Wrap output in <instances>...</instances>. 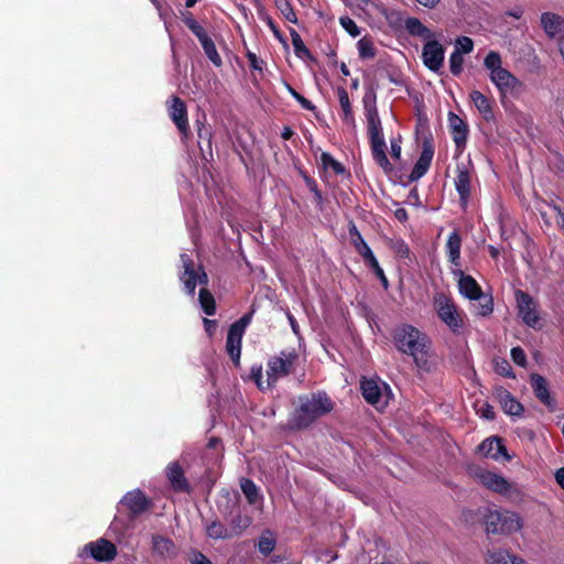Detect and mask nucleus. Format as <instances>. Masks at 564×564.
<instances>
[{
    "label": "nucleus",
    "mask_w": 564,
    "mask_h": 564,
    "mask_svg": "<svg viewBox=\"0 0 564 564\" xmlns=\"http://www.w3.org/2000/svg\"><path fill=\"white\" fill-rule=\"evenodd\" d=\"M182 268L181 281L184 284L185 292L194 295L197 285L199 290V304L206 315H214L216 311L213 294L206 289L208 276L200 264H196L194 259L186 253L181 254Z\"/></svg>",
    "instance_id": "obj_1"
},
{
    "label": "nucleus",
    "mask_w": 564,
    "mask_h": 564,
    "mask_svg": "<svg viewBox=\"0 0 564 564\" xmlns=\"http://www.w3.org/2000/svg\"><path fill=\"white\" fill-rule=\"evenodd\" d=\"M334 402L323 391L299 397L297 406L290 419V426L293 429H305L317 419L332 412Z\"/></svg>",
    "instance_id": "obj_2"
},
{
    "label": "nucleus",
    "mask_w": 564,
    "mask_h": 564,
    "mask_svg": "<svg viewBox=\"0 0 564 564\" xmlns=\"http://www.w3.org/2000/svg\"><path fill=\"white\" fill-rule=\"evenodd\" d=\"M364 106L372 158L386 173L392 172L393 166L386 154L387 144L383 137L381 120L376 107V97L372 96V98H370L368 95L365 96Z\"/></svg>",
    "instance_id": "obj_3"
},
{
    "label": "nucleus",
    "mask_w": 564,
    "mask_h": 564,
    "mask_svg": "<svg viewBox=\"0 0 564 564\" xmlns=\"http://www.w3.org/2000/svg\"><path fill=\"white\" fill-rule=\"evenodd\" d=\"M397 348L403 354L413 357L415 365L423 371H431L433 362L430 360L426 350L427 338L417 328L404 325L394 333Z\"/></svg>",
    "instance_id": "obj_4"
},
{
    "label": "nucleus",
    "mask_w": 564,
    "mask_h": 564,
    "mask_svg": "<svg viewBox=\"0 0 564 564\" xmlns=\"http://www.w3.org/2000/svg\"><path fill=\"white\" fill-rule=\"evenodd\" d=\"M299 355L295 349H285L272 356L267 364V378L263 379L262 368H252L251 375L260 390L272 388L278 380L294 370Z\"/></svg>",
    "instance_id": "obj_5"
},
{
    "label": "nucleus",
    "mask_w": 564,
    "mask_h": 564,
    "mask_svg": "<svg viewBox=\"0 0 564 564\" xmlns=\"http://www.w3.org/2000/svg\"><path fill=\"white\" fill-rule=\"evenodd\" d=\"M453 274L458 280V289L463 296L477 301L475 305V313L479 316H487L491 314L494 308L492 299L484 295L477 281L470 275L464 274L460 268L453 269Z\"/></svg>",
    "instance_id": "obj_6"
},
{
    "label": "nucleus",
    "mask_w": 564,
    "mask_h": 564,
    "mask_svg": "<svg viewBox=\"0 0 564 564\" xmlns=\"http://www.w3.org/2000/svg\"><path fill=\"white\" fill-rule=\"evenodd\" d=\"M484 66L489 70V78L502 96L512 93L520 84L518 78L502 67L501 56L490 51L484 59Z\"/></svg>",
    "instance_id": "obj_7"
},
{
    "label": "nucleus",
    "mask_w": 564,
    "mask_h": 564,
    "mask_svg": "<svg viewBox=\"0 0 564 564\" xmlns=\"http://www.w3.org/2000/svg\"><path fill=\"white\" fill-rule=\"evenodd\" d=\"M478 481L488 490L503 496L511 502H519L523 498V491L516 482L509 481L503 476L490 470H479L476 474Z\"/></svg>",
    "instance_id": "obj_8"
},
{
    "label": "nucleus",
    "mask_w": 564,
    "mask_h": 564,
    "mask_svg": "<svg viewBox=\"0 0 564 564\" xmlns=\"http://www.w3.org/2000/svg\"><path fill=\"white\" fill-rule=\"evenodd\" d=\"M522 527V518L514 511L488 510L485 516L487 533L509 535L520 531Z\"/></svg>",
    "instance_id": "obj_9"
},
{
    "label": "nucleus",
    "mask_w": 564,
    "mask_h": 564,
    "mask_svg": "<svg viewBox=\"0 0 564 564\" xmlns=\"http://www.w3.org/2000/svg\"><path fill=\"white\" fill-rule=\"evenodd\" d=\"M433 306L438 318L452 332L457 333L463 327V315L455 305L453 299L444 293H436L433 297Z\"/></svg>",
    "instance_id": "obj_10"
},
{
    "label": "nucleus",
    "mask_w": 564,
    "mask_h": 564,
    "mask_svg": "<svg viewBox=\"0 0 564 564\" xmlns=\"http://www.w3.org/2000/svg\"><path fill=\"white\" fill-rule=\"evenodd\" d=\"M360 388L365 400L378 410L384 409L391 399L389 386L380 379H364Z\"/></svg>",
    "instance_id": "obj_11"
},
{
    "label": "nucleus",
    "mask_w": 564,
    "mask_h": 564,
    "mask_svg": "<svg viewBox=\"0 0 564 564\" xmlns=\"http://www.w3.org/2000/svg\"><path fill=\"white\" fill-rule=\"evenodd\" d=\"M516 299L518 304L519 315L522 318L523 323L529 327H538L540 322V316L538 312L536 303L533 299L523 291L516 292Z\"/></svg>",
    "instance_id": "obj_12"
},
{
    "label": "nucleus",
    "mask_w": 564,
    "mask_h": 564,
    "mask_svg": "<svg viewBox=\"0 0 564 564\" xmlns=\"http://www.w3.org/2000/svg\"><path fill=\"white\" fill-rule=\"evenodd\" d=\"M445 48L436 40L427 41L422 50L423 64L432 72L438 73L444 64Z\"/></svg>",
    "instance_id": "obj_13"
},
{
    "label": "nucleus",
    "mask_w": 564,
    "mask_h": 564,
    "mask_svg": "<svg viewBox=\"0 0 564 564\" xmlns=\"http://www.w3.org/2000/svg\"><path fill=\"white\" fill-rule=\"evenodd\" d=\"M169 116L177 127L178 131L186 137L188 133L187 109L185 102L178 98L173 97L169 105Z\"/></svg>",
    "instance_id": "obj_14"
},
{
    "label": "nucleus",
    "mask_w": 564,
    "mask_h": 564,
    "mask_svg": "<svg viewBox=\"0 0 564 564\" xmlns=\"http://www.w3.org/2000/svg\"><path fill=\"white\" fill-rule=\"evenodd\" d=\"M456 178H455V188L459 195V199L462 205H467V202L470 196V181L471 175L468 167V164L464 162H459L456 165Z\"/></svg>",
    "instance_id": "obj_15"
},
{
    "label": "nucleus",
    "mask_w": 564,
    "mask_h": 564,
    "mask_svg": "<svg viewBox=\"0 0 564 564\" xmlns=\"http://www.w3.org/2000/svg\"><path fill=\"white\" fill-rule=\"evenodd\" d=\"M448 123L456 149L462 153L467 142L468 126L465 120L454 112L448 113Z\"/></svg>",
    "instance_id": "obj_16"
},
{
    "label": "nucleus",
    "mask_w": 564,
    "mask_h": 564,
    "mask_svg": "<svg viewBox=\"0 0 564 564\" xmlns=\"http://www.w3.org/2000/svg\"><path fill=\"white\" fill-rule=\"evenodd\" d=\"M478 453L484 457H489L495 460L503 458L510 460L511 457L507 453L506 447L501 444L498 437H488L478 445Z\"/></svg>",
    "instance_id": "obj_17"
},
{
    "label": "nucleus",
    "mask_w": 564,
    "mask_h": 564,
    "mask_svg": "<svg viewBox=\"0 0 564 564\" xmlns=\"http://www.w3.org/2000/svg\"><path fill=\"white\" fill-rule=\"evenodd\" d=\"M84 552H89L90 556L97 561H111L117 554V549L111 542L100 539L85 545Z\"/></svg>",
    "instance_id": "obj_18"
},
{
    "label": "nucleus",
    "mask_w": 564,
    "mask_h": 564,
    "mask_svg": "<svg viewBox=\"0 0 564 564\" xmlns=\"http://www.w3.org/2000/svg\"><path fill=\"white\" fill-rule=\"evenodd\" d=\"M434 149L431 144L425 143L422 152L420 154L419 160L414 164L411 173L410 180L417 181L423 177L430 169L431 162L433 160Z\"/></svg>",
    "instance_id": "obj_19"
},
{
    "label": "nucleus",
    "mask_w": 564,
    "mask_h": 564,
    "mask_svg": "<svg viewBox=\"0 0 564 564\" xmlns=\"http://www.w3.org/2000/svg\"><path fill=\"white\" fill-rule=\"evenodd\" d=\"M121 505L133 514H139L148 509L149 501L141 490H132L123 496Z\"/></svg>",
    "instance_id": "obj_20"
},
{
    "label": "nucleus",
    "mask_w": 564,
    "mask_h": 564,
    "mask_svg": "<svg viewBox=\"0 0 564 564\" xmlns=\"http://www.w3.org/2000/svg\"><path fill=\"white\" fill-rule=\"evenodd\" d=\"M336 93L341 108V120L344 124L350 129H355L356 120L347 90L344 87H338Z\"/></svg>",
    "instance_id": "obj_21"
},
{
    "label": "nucleus",
    "mask_w": 564,
    "mask_h": 564,
    "mask_svg": "<svg viewBox=\"0 0 564 564\" xmlns=\"http://www.w3.org/2000/svg\"><path fill=\"white\" fill-rule=\"evenodd\" d=\"M470 100L473 101L476 109L482 116L486 121H491L495 118L492 104L482 93L473 90L469 94Z\"/></svg>",
    "instance_id": "obj_22"
},
{
    "label": "nucleus",
    "mask_w": 564,
    "mask_h": 564,
    "mask_svg": "<svg viewBox=\"0 0 564 564\" xmlns=\"http://www.w3.org/2000/svg\"><path fill=\"white\" fill-rule=\"evenodd\" d=\"M541 24L551 37L564 31V19L552 12H545L541 15Z\"/></svg>",
    "instance_id": "obj_23"
},
{
    "label": "nucleus",
    "mask_w": 564,
    "mask_h": 564,
    "mask_svg": "<svg viewBox=\"0 0 564 564\" xmlns=\"http://www.w3.org/2000/svg\"><path fill=\"white\" fill-rule=\"evenodd\" d=\"M499 401L506 414L511 416H521L523 405L507 390L499 393Z\"/></svg>",
    "instance_id": "obj_24"
},
{
    "label": "nucleus",
    "mask_w": 564,
    "mask_h": 564,
    "mask_svg": "<svg viewBox=\"0 0 564 564\" xmlns=\"http://www.w3.org/2000/svg\"><path fill=\"white\" fill-rule=\"evenodd\" d=\"M166 476H167L172 487L174 488V490H177V491L187 490L188 485L184 477L183 469L178 465V463H176V462L171 463L166 467Z\"/></svg>",
    "instance_id": "obj_25"
},
{
    "label": "nucleus",
    "mask_w": 564,
    "mask_h": 564,
    "mask_svg": "<svg viewBox=\"0 0 564 564\" xmlns=\"http://www.w3.org/2000/svg\"><path fill=\"white\" fill-rule=\"evenodd\" d=\"M242 336L243 334L236 328L230 327L228 330L226 348L228 355L235 362H238L240 358Z\"/></svg>",
    "instance_id": "obj_26"
},
{
    "label": "nucleus",
    "mask_w": 564,
    "mask_h": 564,
    "mask_svg": "<svg viewBox=\"0 0 564 564\" xmlns=\"http://www.w3.org/2000/svg\"><path fill=\"white\" fill-rule=\"evenodd\" d=\"M152 550L161 557H172L176 554V547L172 540L161 536H152Z\"/></svg>",
    "instance_id": "obj_27"
},
{
    "label": "nucleus",
    "mask_w": 564,
    "mask_h": 564,
    "mask_svg": "<svg viewBox=\"0 0 564 564\" xmlns=\"http://www.w3.org/2000/svg\"><path fill=\"white\" fill-rule=\"evenodd\" d=\"M531 386L534 391L535 397L544 404L551 405L552 399L549 392V387L546 380L540 375L531 376Z\"/></svg>",
    "instance_id": "obj_28"
},
{
    "label": "nucleus",
    "mask_w": 564,
    "mask_h": 564,
    "mask_svg": "<svg viewBox=\"0 0 564 564\" xmlns=\"http://www.w3.org/2000/svg\"><path fill=\"white\" fill-rule=\"evenodd\" d=\"M405 28L411 35L420 36L426 41L433 39L434 34L419 19L409 18L405 21Z\"/></svg>",
    "instance_id": "obj_29"
},
{
    "label": "nucleus",
    "mask_w": 564,
    "mask_h": 564,
    "mask_svg": "<svg viewBox=\"0 0 564 564\" xmlns=\"http://www.w3.org/2000/svg\"><path fill=\"white\" fill-rule=\"evenodd\" d=\"M207 58L217 67L223 64L221 57L217 52L214 41L209 37V35L205 36L199 41Z\"/></svg>",
    "instance_id": "obj_30"
},
{
    "label": "nucleus",
    "mask_w": 564,
    "mask_h": 564,
    "mask_svg": "<svg viewBox=\"0 0 564 564\" xmlns=\"http://www.w3.org/2000/svg\"><path fill=\"white\" fill-rule=\"evenodd\" d=\"M206 533L212 539H230L229 530L220 522L213 521L206 528Z\"/></svg>",
    "instance_id": "obj_31"
},
{
    "label": "nucleus",
    "mask_w": 564,
    "mask_h": 564,
    "mask_svg": "<svg viewBox=\"0 0 564 564\" xmlns=\"http://www.w3.org/2000/svg\"><path fill=\"white\" fill-rule=\"evenodd\" d=\"M291 40L294 47V53L297 57L302 59L311 57L308 48L305 46L300 34L294 29L291 30Z\"/></svg>",
    "instance_id": "obj_32"
},
{
    "label": "nucleus",
    "mask_w": 564,
    "mask_h": 564,
    "mask_svg": "<svg viewBox=\"0 0 564 564\" xmlns=\"http://www.w3.org/2000/svg\"><path fill=\"white\" fill-rule=\"evenodd\" d=\"M358 54L361 58H372L376 56L373 42L369 37H361L357 43Z\"/></svg>",
    "instance_id": "obj_33"
},
{
    "label": "nucleus",
    "mask_w": 564,
    "mask_h": 564,
    "mask_svg": "<svg viewBox=\"0 0 564 564\" xmlns=\"http://www.w3.org/2000/svg\"><path fill=\"white\" fill-rule=\"evenodd\" d=\"M274 3L276 9L280 11V13L286 21L293 24L297 23V17L289 0H275Z\"/></svg>",
    "instance_id": "obj_34"
},
{
    "label": "nucleus",
    "mask_w": 564,
    "mask_h": 564,
    "mask_svg": "<svg viewBox=\"0 0 564 564\" xmlns=\"http://www.w3.org/2000/svg\"><path fill=\"white\" fill-rule=\"evenodd\" d=\"M511 554L507 550H492L487 553V564H510Z\"/></svg>",
    "instance_id": "obj_35"
},
{
    "label": "nucleus",
    "mask_w": 564,
    "mask_h": 564,
    "mask_svg": "<svg viewBox=\"0 0 564 564\" xmlns=\"http://www.w3.org/2000/svg\"><path fill=\"white\" fill-rule=\"evenodd\" d=\"M251 524V519L248 516H237L231 520V524L229 533L231 538L235 535H239L242 531H245Z\"/></svg>",
    "instance_id": "obj_36"
},
{
    "label": "nucleus",
    "mask_w": 564,
    "mask_h": 564,
    "mask_svg": "<svg viewBox=\"0 0 564 564\" xmlns=\"http://www.w3.org/2000/svg\"><path fill=\"white\" fill-rule=\"evenodd\" d=\"M184 23L195 34L198 41L208 35L206 30L192 17L189 12L184 15Z\"/></svg>",
    "instance_id": "obj_37"
},
{
    "label": "nucleus",
    "mask_w": 564,
    "mask_h": 564,
    "mask_svg": "<svg viewBox=\"0 0 564 564\" xmlns=\"http://www.w3.org/2000/svg\"><path fill=\"white\" fill-rule=\"evenodd\" d=\"M259 551L268 555L270 554L274 547H275V539L273 538L271 532H265L261 535L259 543H258Z\"/></svg>",
    "instance_id": "obj_38"
},
{
    "label": "nucleus",
    "mask_w": 564,
    "mask_h": 564,
    "mask_svg": "<svg viewBox=\"0 0 564 564\" xmlns=\"http://www.w3.org/2000/svg\"><path fill=\"white\" fill-rule=\"evenodd\" d=\"M321 162L325 169L333 170L336 174H343L345 169L341 163L335 160L329 153L323 152L321 155Z\"/></svg>",
    "instance_id": "obj_39"
},
{
    "label": "nucleus",
    "mask_w": 564,
    "mask_h": 564,
    "mask_svg": "<svg viewBox=\"0 0 564 564\" xmlns=\"http://www.w3.org/2000/svg\"><path fill=\"white\" fill-rule=\"evenodd\" d=\"M494 369L498 375L503 377L514 378V373L508 360L503 358H495L494 359Z\"/></svg>",
    "instance_id": "obj_40"
},
{
    "label": "nucleus",
    "mask_w": 564,
    "mask_h": 564,
    "mask_svg": "<svg viewBox=\"0 0 564 564\" xmlns=\"http://www.w3.org/2000/svg\"><path fill=\"white\" fill-rule=\"evenodd\" d=\"M241 490L250 503L256 502L258 497V488L253 481L249 479L241 480Z\"/></svg>",
    "instance_id": "obj_41"
},
{
    "label": "nucleus",
    "mask_w": 564,
    "mask_h": 564,
    "mask_svg": "<svg viewBox=\"0 0 564 564\" xmlns=\"http://www.w3.org/2000/svg\"><path fill=\"white\" fill-rule=\"evenodd\" d=\"M464 57L458 51H453L449 56V69L455 76H458L463 72Z\"/></svg>",
    "instance_id": "obj_42"
},
{
    "label": "nucleus",
    "mask_w": 564,
    "mask_h": 564,
    "mask_svg": "<svg viewBox=\"0 0 564 564\" xmlns=\"http://www.w3.org/2000/svg\"><path fill=\"white\" fill-rule=\"evenodd\" d=\"M454 47V51H458L462 55L468 54L474 50V42L468 36H459L456 39Z\"/></svg>",
    "instance_id": "obj_43"
},
{
    "label": "nucleus",
    "mask_w": 564,
    "mask_h": 564,
    "mask_svg": "<svg viewBox=\"0 0 564 564\" xmlns=\"http://www.w3.org/2000/svg\"><path fill=\"white\" fill-rule=\"evenodd\" d=\"M339 23L344 30L347 31L352 37H356L360 34L358 25L349 17H341L339 19Z\"/></svg>",
    "instance_id": "obj_44"
},
{
    "label": "nucleus",
    "mask_w": 564,
    "mask_h": 564,
    "mask_svg": "<svg viewBox=\"0 0 564 564\" xmlns=\"http://www.w3.org/2000/svg\"><path fill=\"white\" fill-rule=\"evenodd\" d=\"M511 358L514 364L520 367H525L527 365V356L522 348L514 347L511 349Z\"/></svg>",
    "instance_id": "obj_45"
},
{
    "label": "nucleus",
    "mask_w": 564,
    "mask_h": 564,
    "mask_svg": "<svg viewBox=\"0 0 564 564\" xmlns=\"http://www.w3.org/2000/svg\"><path fill=\"white\" fill-rule=\"evenodd\" d=\"M362 258L365 263L371 268L373 271H376L378 268H380V264L372 253L371 249H362Z\"/></svg>",
    "instance_id": "obj_46"
},
{
    "label": "nucleus",
    "mask_w": 564,
    "mask_h": 564,
    "mask_svg": "<svg viewBox=\"0 0 564 564\" xmlns=\"http://www.w3.org/2000/svg\"><path fill=\"white\" fill-rule=\"evenodd\" d=\"M477 414H479L480 417L486 420H492L495 416L494 408L487 403H481L476 409Z\"/></svg>",
    "instance_id": "obj_47"
},
{
    "label": "nucleus",
    "mask_w": 564,
    "mask_h": 564,
    "mask_svg": "<svg viewBox=\"0 0 564 564\" xmlns=\"http://www.w3.org/2000/svg\"><path fill=\"white\" fill-rule=\"evenodd\" d=\"M247 58H248V62H249V66L252 69L262 70L264 62L262 59L258 58V56L254 53L248 52L247 53Z\"/></svg>",
    "instance_id": "obj_48"
},
{
    "label": "nucleus",
    "mask_w": 564,
    "mask_h": 564,
    "mask_svg": "<svg viewBox=\"0 0 564 564\" xmlns=\"http://www.w3.org/2000/svg\"><path fill=\"white\" fill-rule=\"evenodd\" d=\"M250 321H251V315H245L239 321L234 323L230 327L236 328V329L240 330V333L245 334L246 327L248 326Z\"/></svg>",
    "instance_id": "obj_49"
},
{
    "label": "nucleus",
    "mask_w": 564,
    "mask_h": 564,
    "mask_svg": "<svg viewBox=\"0 0 564 564\" xmlns=\"http://www.w3.org/2000/svg\"><path fill=\"white\" fill-rule=\"evenodd\" d=\"M459 250L460 249H449L448 259L452 262V270L456 269V268H460L462 269V265L459 263V258H460Z\"/></svg>",
    "instance_id": "obj_50"
},
{
    "label": "nucleus",
    "mask_w": 564,
    "mask_h": 564,
    "mask_svg": "<svg viewBox=\"0 0 564 564\" xmlns=\"http://www.w3.org/2000/svg\"><path fill=\"white\" fill-rule=\"evenodd\" d=\"M391 156L395 160H400L401 158V144L399 139H391Z\"/></svg>",
    "instance_id": "obj_51"
},
{
    "label": "nucleus",
    "mask_w": 564,
    "mask_h": 564,
    "mask_svg": "<svg viewBox=\"0 0 564 564\" xmlns=\"http://www.w3.org/2000/svg\"><path fill=\"white\" fill-rule=\"evenodd\" d=\"M462 239L457 231H452L447 238L446 247H459Z\"/></svg>",
    "instance_id": "obj_52"
},
{
    "label": "nucleus",
    "mask_w": 564,
    "mask_h": 564,
    "mask_svg": "<svg viewBox=\"0 0 564 564\" xmlns=\"http://www.w3.org/2000/svg\"><path fill=\"white\" fill-rule=\"evenodd\" d=\"M204 327H205V330L206 333L208 334L209 337L214 336L215 332H216V328H217V323L216 321H213V319H208V318H204Z\"/></svg>",
    "instance_id": "obj_53"
},
{
    "label": "nucleus",
    "mask_w": 564,
    "mask_h": 564,
    "mask_svg": "<svg viewBox=\"0 0 564 564\" xmlns=\"http://www.w3.org/2000/svg\"><path fill=\"white\" fill-rule=\"evenodd\" d=\"M192 564H213L204 554L197 552L194 553L191 558Z\"/></svg>",
    "instance_id": "obj_54"
},
{
    "label": "nucleus",
    "mask_w": 564,
    "mask_h": 564,
    "mask_svg": "<svg viewBox=\"0 0 564 564\" xmlns=\"http://www.w3.org/2000/svg\"><path fill=\"white\" fill-rule=\"evenodd\" d=\"M551 207L556 213L557 224L564 229V209L556 204H552Z\"/></svg>",
    "instance_id": "obj_55"
},
{
    "label": "nucleus",
    "mask_w": 564,
    "mask_h": 564,
    "mask_svg": "<svg viewBox=\"0 0 564 564\" xmlns=\"http://www.w3.org/2000/svg\"><path fill=\"white\" fill-rule=\"evenodd\" d=\"M296 101L306 110H310V111L315 110V106L313 105V102L311 100L306 99L305 97H303L302 95L296 99Z\"/></svg>",
    "instance_id": "obj_56"
},
{
    "label": "nucleus",
    "mask_w": 564,
    "mask_h": 564,
    "mask_svg": "<svg viewBox=\"0 0 564 564\" xmlns=\"http://www.w3.org/2000/svg\"><path fill=\"white\" fill-rule=\"evenodd\" d=\"M376 275L380 279L382 285L384 289H388L389 286V282H388V279L383 272V269L380 267L378 268L376 271H375Z\"/></svg>",
    "instance_id": "obj_57"
},
{
    "label": "nucleus",
    "mask_w": 564,
    "mask_h": 564,
    "mask_svg": "<svg viewBox=\"0 0 564 564\" xmlns=\"http://www.w3.org/2000/svg\"><path fill=\"white\" fill-rule=\"evenodd\" d=\"M394 216L399 221L403 223L408 219V212L404 208L400 207L395 209Z\"/></svg>",
    "instance_id": "obj_58"
},
{
    "label": "nucleus",
    "mask_w": 564,
    "mask_h": 564,
    "mask_svg": "<svg viewBox=\"0 0 564 564\" xmlns=\"http://www.w3.org/2000/svg\"><path fill=\"white\" fill-rule=\"evenodd\" d=\"M555 480L558 486L564 489V467L560 468L555 473Z\"/></svg>",
    "instance_id": "obj_59"
},
{
    "label": "nucleus",
    "mask_w": 564,
    "mask_h": 564,
    "mask_svg": "<svg viewBox=\"0 0 564 564\" xmlns=\"http://www.w3.org/2000/svg\"><path fill=\"white\" fill-rule=\"evenodd\" d=\"M421 6L425 7V8H435L440 0H416Z\"/></svg>",
    "instance_id": "obj_60"
},
{
    "label": "nucleus",
    "mask_w": 564,
    "mask_h": 564,
    "mask_svg": "<svg viewBox=\"0 0 564 564\" xmlns=\"http://www.w3.org/2000/svg\"><path fill=\"white\" fill-rule=\"evenodd\" d=\"M293 134H294V132L290 127H284L281 132V138L283 140H290Z\"/></svg>",
    "instance_id": "obj_61"
},
{
    "label": "nucleus",
    "mask_w": 564,
    "mask_h": 564,
    "mask_svg": "<svg viewBox=\"0 0 564 564\" xmlns=\"http://www.w3.org/2000/svg\"><path fill=\"white\" fill-rule=\"evenodd\" d=\"M288 319H289V322H290V325H291V327H292V330H293L295 334H297V333H299V325H297V323H296V321H295L294 316H293L292 314H290V313H289V314H288Z\"/></svg>",
    "instance_id": "obj_62"
},
{
    "label": "nucleus",
    "mask_w": 564,
    "mask_h": 564,
    "mask_svg": "<svg viewBox=\"0 0 564 564\" xmlns=\"http://www.w3.org/2000/svg\"><path fill=\"white\" fill-rule=\"evenodd\" d=\"M510 564H528V562L522 557L511 554Z\"/></svg>",
    "instance_id": "obj_63"
},
{
    "label": "nucleus",
    "mask_w": 564,
    "mask_h": 564,
    "mask_svg": "<svg viewBox=\"0 0 564 564\" xmlns=\"http://www.w3.org/2000/svg\"><path fill=\"white\" fill-rule=\"evenodd\" d=\"M522 13H523L522 9L518 8V9L509 11L507 14L514 19H520L522 17Z\"/></svg>",
    "instance_id": "obj_64"
}]
</instances>
